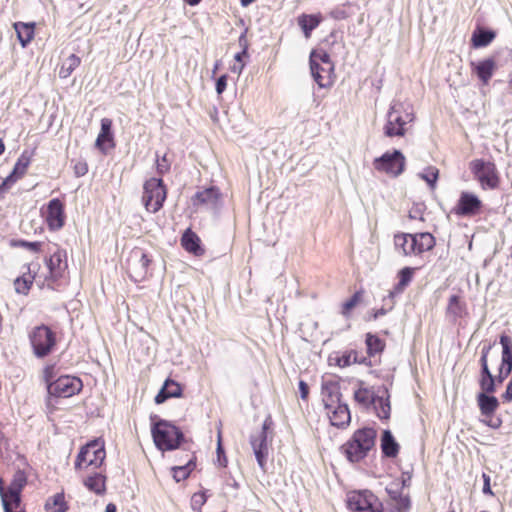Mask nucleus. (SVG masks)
Returning a JSON list of instances; mask_svg holds the SVG:
<instances>
[{
	"label": "nucleus",
	"instance_id": "nucleus-1",
	"mask_svg": "<svg viewBox=\"0 0 512 512\" xmlns=\"http://www.w3.org/2000/svg\"><path fill=\"white\" fill-rule=\"evenodd\" d=\"M377 432L370 427L356 430L352 437L344 443L340 450L349 462L355 463L363 460L374 447Z\"/></svg>",
	"mask_w": 512,
	"mask_h": 512
},
{
	"label": "nucleus",
	"instance_id": "nucleus-2",
	"mask_svg": "<svg viewBox=\"0 0 512 512\" xmlns=\"http://www.w3.org/2000/svg\"><path fill=\"white\" fill-rule=\"evenodd\" d=\"M151 434L155 446L161 451L176 450L185 441L183 432L172 422L164 419L152 422Z\"/></svg>",
	"mask_w": 512,
	"mask_h": 512
},
{
	"label": "nucleus",
	"instance_id": "nucleus-3",
	"mask_svg": "<svg viewBox=\"0 0 512 512\" xmlns=\"http://www.w3.org/2000/svg\"><path fill=\"white\" fill-rule=\"evenodd\" d=\"M28 339L32 352L38 359L50 355L57 345L56 333L45 324L33 327L28 333Z\"/></svg>",
	"mask_w": 512,
	"mask_h": 512
},
{
	"label": "nucleus",
	"instance_id": "nucleus-4",
	"mask_svg": "<svg viewBox=\"0 0 512 512\" xmlns=\"http://www.w3.org/2000/svg\"><path fill=\"white\" fill-rule=\"evenodd\" d=\"M309 64L311 75L320 88H326L332 85L334 64L326 51L312 50L309 57Z\"/></svg>",
	"mask_w": 512,
	"mask_h": 512
},
{
	"label": "nucleus",
	"instance_id": "nucleus-5",
	"mask_svg": "<svg viewBox=\"0 0 512 512\" xmlns=\"http://www.w3.org/2000/svg\"><path fill=\"white\" fill-rule=\"evenodd\" d=\"M414 120V115L406 111L400 102H393L387 113V122L384 126V134L387 137L404 136L405 125Z\"/></svg>",
	"mask_w": 512,
	"mask_h": 512
},
{
	"label": "nucleus",
	"instance_id": "nucleus-6",
	"mask_svg": "<svg viewBox=\"0 0 512 512\" xmlns=\"http://www.w3.org/2000/svg\"><path fill=\"white\" fill-rule=\"evenodd\" d=\"M83 388L80 378L70 375H62L48 385L47 406H54L52 398H69L78 394Z\"/></svg>",
	"mask_w": 512,
	"mask_h": 512
},
{
	"label": "nucleus",
	"instance_id": "nucleus-7",
	"mask_svg": "<svg viewBox=\"0 0 512 512\" xmlns=\"http://www.w3.org/2000/svg\"><path fill=\"white\" fill-rule=\"evenodd\" d=\"M143 203L146 209L152 213L158 212L166 199L167 191L161 178H150L143 186Z\"/></svg>",
	"mask_w": 512,
	"mask_h": 512
},
{
	"label": "nucleus",
	"instance_id": "nucleus-8",
	"mask_svg": "<svg viewBox=\"0 0 512 512\" xmlns=\"http://www.w3.org/2000/svg\"><path fill=\"white\" fill-rule=\"evenodd\" d=\"M347 506L355 512H383V504L370 490H355L347 494Z\"/></svg>",
	"mask_w": 512,
	"mask_h": 512
},
{
	"label": "nucleus",
	"instance_id": "nucleus-9",
	"mask_svg": "<svg viewBox=\"0 0 512 512\" xmlns=\"http://www.w3.org/2000/svg\"><path fill=\"white\" fill-rule=\"evenodd\" d=\"M273 421L270 415L266 417L262 424V428L256 434L250 436V444L252 446L255 458L259 467L265 471L268 456V432L271 430Z\"/></svg>",
	"mask_w": 512,
	"mask_h": 512
},
{
	"label": "nucleus",
	"instance_id": "nucleus-10",
	"mask_svg": "<svg viewBox=\"0 0 512 512\" xmlns=\"http://www.w3.org/2000/svg\"><path fill=\"white\" fill-rule=\"evenodd\" d=\"M105 457L104 445L100 444L98 440L90 441L80 449L75 460V469H81L83 463H87V466L99 468Z\"/></svg>",
	"mask_w": 512,
	"mask_h": 512
},
{
	"label": "nucleus",
	"instance_id": "nucleus-11",
	"mask_svg": "<svg viewBox=\"0 0 512 512\" xmlns=\"http://www.w3.org/2000/svg\"><path fill=\"white\" fill-rule=\"evenodd\" d=\"M373 166L379 172L397 177L404 171L405 157L400 150L394 149L392 152H386L382 156L375 158Z\"/></svg>",
	"mask_w": 512,
	"mask_h": 512
},
{
	"label": "nucleus",
	"instance_id": "nucleus-12",
	"mask_svg": "<svg viewBox=\"0 0 512 512\" xmlns=\"http://www.w3.org/2000/svg\"><path fill=\"white\" fill-rule=\"evenodd\" d=\"M470 169L483 187L494 189L499 184V177L494 163L477 159L470 163Z\"/></svg>",
	"mask_w": 512,
	"mask_h": 512
},
{
	"label": "nucleus",
	"instance_id": "nucleus-13",
	"mask_svg": "<svg viewBox=\"0 0 512 512\" xmlns=\"http://www.w3.org/2000/svg\"><path fill=\"white\" fill-rule=\"evenodd\" d=\"M482 201L471 192H462L453 212L461 217H472L480 213Z\"/></svg>",
	"mask_w": 512,
	"mask_h": 512
},
{
	"label": "nucleus",
	"instance_id": "nucleus-14",
	"mask_svg": "<svg viewBox=\"0 0 512 512\" xmlns=\"http://www.w3.org/2000/svg\"><path fill=\"white\" fill-rule=\"evenodd\" d=\"M500 344L502 345V357L498 375H496L498 384H502L512 372V340L508 335L502 334Z\"/></svg>",
	"mask_w": 512,
	"mask_h": 512
},
{
	"label": "nucleus",
	"instance_id": "nucleus-15",
	"mask_svg": "<svg viewBox=\"0 0 512 512\" xmlns=\"http://www.w3.org/2000/svg\"><path fill=\"white\" fill-rule=\"evenodd\" d=\"M222 194L215 186H210L202 191H198L192 198L194 206L205 205L214 211L221 207Z\"/></svg>",
	"mask_w": 512,
	"mask_h": 512
},
{
	"label": "nucleus",
	"instance_id": "nucleus-16",
	"mask_svg": "<svg viewBox=\"0 0 512 512\" xmlns=\"http://www.w3.org/2000/svg\"><path fill=\"white\" fill-rule=\"evenodd\" d=\"M46 222L50 230H59L65 224L64 205L58 199H51L47 205Z\"/></svg>",
	"mask_w": 512,
	"mask_h": 512
},
{
	"label": "nucleus",
	"instance_id": "nucleus-17",
	"mask_svg": "<svg viewBox=\"0 0 512 512\" xmlns=\"http://www.w3.org/2000/svg\"><path fill=\"white\" fill-rule=\"evenodd\" d=\"M131 269L135 274V280H143L149 273L152 262L151 256L142 249H135L131 253Z\"/></svg>",
	"mask_w": 512,
	"mask_h": 512
},
{
	"label": "nucleus",
	"instance_id": "nucleus-18",
	"mask_svg": "<svg viewBox=\"0 0 512 512\" xmlns=\"http://www.w3.org/2000/svg\"><path fill=\"white\" fill-rule=\"evenodd\" d=\"M435 244V238L429 232L411 234L409 249L407 251L413 252V254H421L425 251L432 250Z\"/></svg>",
	"mask_w": 512,
	"mask_h": 512
},
{
	"label": "nucleus",
	"instance_id": "nucleus-19",
	"mask_svg": "<svg viewBox=\"0 0 512 512\" xmlns=\"http://www.w3.org/2000/svg\"><path fill=\"white\" fill-rule=\"evenodd\" d=\"M496 61L493 57L485 58L478 62H471V70L478 79L487 85L496 70Z\"/></svg>",
	"mask_w": 512,
	"mask_h": 512
},
{
	"label": "nucleus",
	"instance_id": "nucleus-20",
	"mask_svg": "<svg viewBox=\"0 0 512 512\" xmlns=\"http://www.w3.org/2000/svg\"><path fill=\"white\" fill-rule=\"evenodd\" d=\"M47 267L50 271L51 277L57 280L63 276L64 271L67 268V254L65 250L57 249L47 259Z\"/></svg>",
	"mask_w": 512,
	"mask_h": 512
},
{
	"label": "nucleus",
	"instance_id": "nucleus-21",
	"mask_svg": "<svg viewBox=\"0 0 512 512\" xmlns=\"http://www.w3.org/2000/svg\"><path fill=\"white\" fill-rule=\"evenodd\" d=\"M109 145V148H114V135L112 131V120L109 118H103L101 120V129L100 133L97 136L95 146L97 149H99L103 154L107 153V146Z\"/></svg>",
	"mask_w": 512,
	"mask_h": 512
},
{
	"label": "nucleus",
	"instance_id": "nucleus-22",
	"mask_svg": "<svg viewBox=\"0 0 512 512\" xmlns=\"http://www.w3.org/2000/svg\"><path fill=\"white\" fill-rule=\"evenodd\" d=\"M321 394L325 409H332L338 403H341L342 394L339 384L335 381H326L322 383Z\"/></svg>",
	"mask_w": 512,
	"mask_h": 512
},
{
	"label": "nucleus",
	"instance_id": "nucleus-23",
	"mask_svg": "<svg viewBox=\"0 0 512 512\" xmlns=\"http://www.w3.org/2000/svg\"><path fill=\"white\" fill-rule=\"evenodd\" d=\"M329 414V419L331 425L344 428L349 425L351 421V414L347 404L338 403L332 409H326Z\"/></svg>",
	"mask_w": 512,
	"mask_h": 512
},
{
	"label": "nucleus",
	"instance_id": "nucleus-24",
	"mask_svg": "<svg viewBox=\"0 0 512 512\" xmlns=\"http://www.w3.org/2000/svg\"><path fill=\"white\" fill-rule=\"evenodd\" d=\"M182 391V387L178 382L167 378L158 394L155 396V403L162 404L170 398H179L182 396Z\"/></svg>",
	"mask_w": 512,
	"mask_h": 512
},
{
	"label": "nucleus",
	"instance_id": "nucleus-25",
	"mask_svg": "<svg viewBox=\"0 0 512 512\" xmlns=\"http://www.w3.org/2000/svg\"><path fill=\"white\" fill-rule=\"evenodd\" d=\"M380 441L383 456L395 458L398 455L400 446L390 430L386 429L382 432Z\"/></svg>",
	"mask_w": 512,
	"mask_h": 512
},
{
	"label": "nucleus",
	"instance_id": "nucleus-26",
	"mask_svg": "<svg viewBox=\"0 0 512 512\" xmlns=\"http://www.w3.org/2000/svg\"><path fill=\"white\" fill-rule=\"evenodd\" d=\"M323 17L321 13L317 14H301L297 18V23L301 30L303 31L306 38L311 36V33L314 29H316L319 24L322 22Z\"/></svg>",
	"mask_w": 512,
	"mask_h": 512
},
{
	"label": "nucleus",
	"instance_id": "nucleus-27",
	"mask_svg": "<svg viewBox=\"0 0 512 512\" xmlns=\"http://www.w3.org/2000/svg\"><path fill=\"white\" fill-rule=\"evenodd\" d=\"M496 37V32L492 29L477 27L471 37V43L474 48L487 47Z\"/></svg>",
	"mask_w": 512,
	"mask_h": 512
},
{
	"label": "nucleus",
	"instance_id": "nucleus-28",
	"mask_svg": "<svg viewBox=\"0 0 512 512\" xmlns=\"http://www.w3.org/2000/svg\"><path fill=\"white\" fill-rule=\"evenodd\" d=\"M477 404L481 414L485 417L494 415L495 411L499 407L498 399L495 396L486 393H478Z\"/></svg>",
	"mask_w": 512,
	"mask_h": 512
},
{
	"label": "nucleus",
	"instance_id": "nucleus-29",
	"mask_svg": "<svg viewBox=\"0 0 512 512\" xmlns=\"http://www.w3.org/2000/svg\"><path fill=\"white\" fill-rule=\"evenodd\" d=\"M181 244L186 251L193 253L196 256L202 255L204 253V249L200 244V238L190 229H187L183 233Z\"/></svg>",
	"mask_w": 512,
	"mask_h": 512
},
{
	"label": "nucleus",
	"instance_id": "nucleus-30",
	"mask_svg": "<svg viewBox=\"0 0 512 512\" xmlns=\"http://www.w3.org/2000/svg\"><path fill=\"white\" fill-rule=\"evenodd\" d=\"M414 269L411 267H404L398 272V283L394 286L393 290L389 292L388 299L392 301L396 295L403 293L405 288L412 280Z\"/></svg>",
	"mask_w": 512,
	"mask_h": 512
},
{
	"label": "nucleus",
	"instance_id": "nucleus-31",
	"mask_svg": "<svg viewBox=\"0 0 512 512\" xmlns=\"http://www.w3.org/2000/svg\"><path fill=\"white\" fill-rule=\"evenodd\" d=\"M106 476L102 473H93L84 479V486L96 495H104L106 492Z\"/></svg>",
	"mask_w": 512,
	"mask_h": 512
},
{
	"label": "nucleus",
	"instance_id": "nucleus-32",
	"mask_svg": "<svg viewBox=\"0 0 512 512\" xmlns=\"http://www.w3.org/2000/svg\"><path fill=\"white\" fill-rule=\"evenodd\" d=\"M359 383L360 385H363L362 381H359ZM377 399L378 394L367 387L360 386L354 392V400L364 408H369L372 405H376Z\"/></svg>",
	"mask_w": 512,
	"mask_h": 512
},
{
	"label": "nucleus",
	"instance_id": "nucleus-33",
	"mask_svg": "<svg viewBox=\"0 0 512 512\" xmlns=\"http://www.w3.org/2000/svg\"><path fill=\"white\" fill-rule=\"evenodd\" d=\"M0 497L4 512H26L25 509H19L22 502L21 494L7 490Z\"/></svg>",
	"mask_w": 512,
	"mask_h": 512
},
{
	"label": "nucleus",
	"instance_id": "nucleus-34",
	"mask_svg": "<svg viewBox=\"0 0 512 512\" xmlns=\"http://www.w3.org/2000/svg\"><path fill=\"white\" fill-rule=\"evenodd\" d=\"M18 40L22 47H26L34 37V23L18 22L14 24Z\"/></svg>",
	"mask_w": 512,
	"mask_h": 512
},
{
	"label": "nucleus",
	"instance_id": "nucleus-35",
	"mask_svg": "<svg viewBox=\"0 0 512 512\" xmlns=\"http://www.w3.org/2000/svg\"><path fill=\"white\" fill-rule=\"evenodd\" d=\"M466 314V304L461 301L460 296L452 295L447 306V315L455 321Z\"/></svg>",
	"mask_w": 512,
	"mask_h": 512
},
{
	"label": "nucleus",
	"instance_id": "nucleus-36",
	"mask_svg": "<svg viewBox=\"0 0 512 512\" xmlns=\"http://www.w3.org/2000/svg\"><path fill=\"white\" fill-rule=\"evenodd\" d=\"M32 155H33L32 152H28L27 150H25L22 152V154L17 159V161L13 167V170L11 171V174L14 175L18 180L21 179L25 175V173L31 163Z\"/></svg>",
	"mask_w": 512,
	"mask_h": 512
},
{
	"label": "nucleus",
	"instance_id": "nucleus-37",
	"mask_svg": "<svg viewBox=\"0 0 512 512\" xmlns=\"http://www.w3.org/2000/svg\"><path fill=\"white\" fill-rule=\"evenodd\" d=\"M375 408V411L377 413V416L380 419H389L390 418V402H389V395L388 390L383 387V395L378 394V399L376 405H373Z\"/></svg>",
	"mask_w": 512,
	"mask_h": 512
},
{
	"label": "nucleus",
	"instance_id": "nucleus-38",
	"mask_svg": "<svg viewBox=\"0 0 512 512\" xmlns=\"http://www.w3.org/2000/svg\"><path fill=\"white\" fill-rule=\"evenodd\" d=\"M68 505L65 501L64 493H57L48 498L45 503L46 512H66Z\"/></svg>",
	"mask_w": 512,
	"mask_h": 512
},
{
	"label": "nucleus",
	"instance_id": "nucleus-39",
	"mask_svg": "<svg viewBox=\"0 0 512 512\" xmlns=\"http://www.w3.org/2000/svg\"><path fill=\"white\" fill-rule=\"evenodd\" d=\"M81 59L75 54H71L69 57H67L60 69H59V77L62 79L68 78L73 71L80 65Z\"/></svg>",
	"mask_w": 512,
	"mask_h": 512
},
{
	"label": "nucleus",
	"instance_id": "nucleus-40",
	"mask_svg": "<svg viewBox=\"0 0 512 512\" xmlns=\"http://www.w3.org/2000/svg\"><path fill=\"white\" fill-rule=\"evenodd\" d=\"M367 353L369 356H375L378 353H381L384 350L385 343L382 339H380L377 335L367 333L366 340Z\"/></svg>",
	"mask_w": 512,
	"mask_h": 512
},
{
	"label": "nucleus",
	"instance_id": "nucleus-41",
	"mask_svg": "<svg viewBox=\"0 0 512 512\" xmlns=\"http://www.w3.org/2000/svg\"><path fill=\"white\" fill-rule=\"evenodd\" d=\"M196 464L193 458L189 459L185 465L175 466L172 468L173 478L176 482H180L188 478Z\"/></svg>",
	"mask_w": 512,
	"mask_h": 512
},
{
	"label": "nucleus",
	"instance_id": "nucleus-42",
	"mask_svg": "<svg viewBox=\"0 0 512 512\" xmlns=\"http://www.w3.org/2000/svg\"><path fill=\"white\" fill-rule=\"evenodd\" d=\"M26 483H27V478H26L24 472L17 471L15 473L11 483L7 487V490H9V492H15V493L21 494Z\"/></svg>",
	"mask_w": 512,
	"mask_h": 512
},
{
	"label": "nucleus",
	"instance_id": "nucleus-43",
	"mask_svg": "<svg viewBox=\"0 0 512 512\" xmlns=\"http://www.w3.org/2000/svg\"><path fill=\"white\" fill-rule=\"evenodd\" d=\"M419 177L426 181L431 190H434L439 177V170L436 167L430 166L425 172L420 173Z\"/></svg>",
	"mask_w": 512,
	"mask_h": 512
},
{
	"label": "nucleus",
	"instance_id": "nucleus-44",
	"mask_svg": "<svg viewBox=\"0 0 512 512\" xmlns=\"http://www.w3.org/2000/svg\"><path fill=\"white\" fill-rule=\"evenodd\" d=\"M411 234H396L394 236V244L397 249H401L404 255H411L413 252H408Z\"/></svg>",
	"mask_w": 512,
	"mask_h": 512
},
{
	"label": "nucleus",
	"instance_id": "nucleus-45",
	"mask_svg": "<svg viewBox=\"0 0 512 512\" xmlns=\"http://www.w3.org/2000/svg\"><path fill=\"white\" fill-rule=\"evenodd\" d=\"M362 298V291H356L348 300L342 304L341 313L348 316L353 308L360 302Z\"/></svg>",
	"mask_w": 512,
	"mask_h": 512
},
{
	"label": "nucleus",
	"instance_id": "nucleus-46",
	"mask_svg": "<svg viewBox=\"0 0 512 512\" xmlns=\"http://www.w3.org/2000/svg\"><path fill=\"white\" fill-rule=\"evenodd\" d=\"M10 246L25 248V249H28L30 251L37 253L41 250L42 243L38 242V241L29 242V241L22 240V239H12L10 241Z\"/></svg>",
	"mask_w": 512,
	"mask_h": 512
},
{
	"label": "nucleus",
	"instance_id": "nucleus-47",
	"mask_svg": "<svg viewBox=\"0 0 512 512\" xmlns=\"http://www.w3.org/2000/svg\"><path fill=\"white\" fill-rule=\"evenodd\" d=\"M498 384L496 376L495 377H480L479 386L481 389L480 393L492 394L496 391V385Z\"/></svg>",
	"mask_w": 512,
	"mask_h": 512
},
{
	"label": "nucleus",
	"instance_id": "nucleus-48",
	"mask_svg": "<svg viewBox=\"0 0 512 512\" xmlns=\"http://www.w3.org/2000/svg\"><path fill=\"white\" fill-rule=\"evenodd\" d=\"M335 361L339 367L350 366L352 362H361V360H357L356 351L346 352L342 356H337Z\"/></svg>",
	"mask_w": 512,
	"mask_h": 512
},
{
	"label": "nucleus",
	"instance_id": "nucleus-49",
	"mask_svg": "<svg viewBox=\"0 0 512 512\" xmlns=\"http://www.w3.org/2000/svg\"><path fill=\"white\" fill-rule=\"evenodd\" d=\"M383 301H384V305L380 309H377L373 312V314L371 316L372 320H376L379 317L386 315L389 311H391L393 309L394 304H395L394 299H392V301H390L387 296L384 298Z\"/></svg>",
	"mask_w": 512,
	"mask_h": 512
},
{
	"label": "nucleus",
	"instance_id": "nucleus-50",
	"mask_svg": "<svg viewBox=\"0 0 512 512\" xmlns=\"http://www.w3.org/2000/svg\"><path fill=\"white\" fill-rule=\"evenodd\" d=\"M14 285H15V290L17 293L25 295L28 293V291L30 290V288L32 286V280L27 279L25 277H18V278H16Z\"/></svg>",
	"mask_w": 512,
	"mask_h": 512
},
{
	"label": "nucleus",
	"instance_id": "nucleus-51",
	"mask_svg": "<svg viewBox=\"0 0 512 512\" xmlns=\"http://www.w3.org/2000/svg\"><path fill=\"white\" fill-rule=\"evenodd\" d=\"M394 511L392 512H409L411 509V500L408 494H405L400 499L394 502Z\"/></svg>",
	"mask_w": 512,
	"mask_h": 512
},
{
	"label": "nucleus",
	"instance_id": "nucleus-52",
	"mask_svg": "<svg viewBox=\"0 0 512 512\" xmlns=\"http://www.w3.org/2000/svg\"><path fill=\"white\" fill-rule=\"evenodd\" d=\"M346 5H349V3H346L342 6H337V7L333 8L329 13L330 17L335 20H344V19L348 18L349 13L345 9Z\"/></svg>",
	"mask_w": 512,
	"mask_h": 512
},
{
	"label": "nucleus",
	"instance_id": "nucleus-53",
	"mask_svg": "<svg viewBox=\"0 0 512 512\" xmlns=\"http://www.w3.org/2000/svg\"><path fill=\"white\" fill-rule=\"evenodd\" d=\"M55 366L54 365H47L45 368H44V371H43V378H44V381L46 383V387L48 388V385L53 383L55 380H54V377H55Z\"/></svg>",
	"mask_w": 512,
	"mask_h": 512
},
{
	"label": "nucleus",
	"instance_id": "nucleus-54",
	"mask_svg": "<svg viewBox=\"0 0 512 512\" xmlns=\"http://www.w3.org/2000/svg\"><path fill=\"white\" fill-rule=\"evenodd\" d=\"M206 502L205 495L203 493H195L191 499V505L193 509L201 508Z\"/></svg>",
	"mask_w": 512,
	"mask_h": 512
},
{
	"label": "nucleus",
	"instance_id": "nucleus-55",
	"mask_svg": "<svg viewBox=\"0 0 512 512\" xmlns=\"http://www.w3.org/2000/svg\"><path fill=\"white\" fill-rule=\"evenodd\" d=\"M169 168H170V164H169L168 160L166 159L165 155L162 157V159L157 158V172L160 175H163L166 172H168Z\"/></svg>",
	"mask_w": 512,
	"mask_h": 512
},
{
	"label": "nucleus",
	"instance_id": "nucleus-56",
	"mask_svg": "<svg viewBox=\"0 0 512 512\" xmlns=\"http://www.w3.org/2000/svg\"><path fill=\"white\" fill-rule=\"evenodd\" d=\"M227 87V75H221L215 83V90L217 94L221 95Z\"/></svg>",
	"mask_w": 512,
	"mask_h": 512
},
{
	"label": "nucleus",
	"instance_id": "nucleus-57",
	"mask_svg": "<svg viewBox=\"0 0 512 512\" xmlns=\"http://www.w3.org/2000/svg\"><path fill=\"white\" fill-rule=\"evenodd\" d=\"M18 179L11 173L0 184V191L7 192Z\"/></svg>",
	"mask_w": 512,
	"mask_h": 512
},
{
	"label": "nucleus",
	"instance_id": "nucleus-58",
	"mask_svg": "<svg viewBox=\"0 0 512 512\" xmlns=\"http://www.w3.org/2000/svg\"><path fill=\"white\" fill-rule=\"evenodd\" d=\"M483 423L493 429H497L501 426L502 421L500 418L494 417V415H492V416L485 417V419L483 420Z\"/></svg>",
	"mask_w": 512,
	"mask_h": 512
},
{
	"label": "nucleus",
	"instance_id": "nucleus-59",
	"mask_svg": "<svg viewBox=\"0 0 512 512\" xmlns=\"http://www.w3.org/2000/svg\"><path fill=\"white\" fill-rule=\"evenodd\" d=\"M217 458H218V462L221 466H226L227 459L224 455V449L221 445L220 439L218 440V445H217Z\"/></svg>",
	"mask_w": 512,
	"mask_h": 512
},
{
	"label": "nucleus",
	"instance_id": "nucleus-60",
	"mask_svg": "<svg viewBox=\"0 0 512 512\" xmlns=\"http://www.w3.org/2000/svg\"><path fill=\"white\" fill-rule=\"evenodd\" d=\"M298 387H299V392H300L301 399L306 400L308 398V395H309V386H308V384L305 381L300 380Z\"/></svg>",
	"mask_w": 512,
	"mask_h": 512
},
{
	"label": "nucleus",
	"instance_id": "nucleus-61",
	"mask_svg": "<svg viewBox=\"0 0 512 512\" xmlns=\"http://www.w3.org/2000/svg\"><path fill=\"white\" fill-rule=\"evenodd\" d=\"M502 399L504 402L512 401V375L506 386L505 392L502 394Z\"/></svg>",
	"mask_w": 512,
	"mask_h": 512
},
{
	"label": "nucleus",
	"instance_id": "nucleus-62",
	"mask_svg": "<svg viewBox=\"0 0 512 512\" xmlns=\"http://www.w3.org/2000/svg\"><path fill=\"white\" fill-rule=\"evenodd\" d=\"M482 477H483V481H484L482 492L484 494L493 495V492H492L491 486H490V477L485 473H483Z\"/></svg>",
	"mask_w": 512,
	"mask_h": 512
},
{
	"label": "nucleus",
	"instance_id": "nucleus-63",
	"mask_svg": "<svg viewBox=\"0 0 512 512\" xmlns=\"http://www.w3.org/2000/svg\"><path fill=\"white\" fill-rule=\"evenodd\" d=\"M76 176L80 177L87 173L88 167L86 163H78L74 167Z\"/></svg>",
	"mask_w": 512,
	"mask_h": 512
},
{
	"label": "nucleus",
	"instance_id": "nucleus-64",
	"mask_svg": "<svg viewBox=\"0 0 512 512\" xmlns=\"http://www.w3.org/2000/svg\"><path fill=\"white\" fill-rule=\"evenodd\" d=\"M386 491H387L390 499L393 500V502H395L396 500L400 499L402 496L405 495L399 490H393V489L387 488Z\"/></svg>",
	"mask_w": 512,
	"mask_h": 512
}]
</instances>
